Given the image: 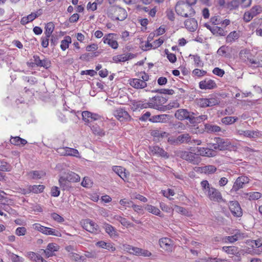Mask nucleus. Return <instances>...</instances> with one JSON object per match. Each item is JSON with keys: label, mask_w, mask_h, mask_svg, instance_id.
I'll return each instance as SVG.
<instances>
[{"label": "nucleus", "mask_w": 262, "mask_h": 262, "mask_svg": "<svg viewBox=\"0 0 262 262\" xmlns=\"http://www.w3.org/2000/svg\"><path fill=\"white\" fill-rule=\"evenodd\" d=\"M201 185L204 192L211 201L217 203L224 201L221 192L215 188L211 187L208 181H202Z\"/></svg>", "instance_id": "obj_1"}, {"label": "nucleus", "mask_w": 262, "mask_h": 262, "mask_svg": "<svg viewBox=\"0 0 262 262\" xmlns=\"http://www.w3.org/2000/svg\"><path fill=\"white\" fill-rule=\"evenodd\" d=\"M175 11L178 15L184 17H193L195 14L194 9L182 1L177 3Z\"/></svg>", "instance_id": "obj_2"}, {"label": "nucleus", "mask_w": 262, "mask_h": 262, "mask_svg": "<svg viewBox=\"0 0 262 262\" xmlns=\"http://www.w3.org/2000/svg\"><path fill=\"white\" fill-rule=\"evenodd\" d=\"M80 177L76 173L70 171L59 179L60 186L63 190L69 187V182H77L80 181Z\"/></svg>", "instance_id": "obj_3"}, {"label": "nucleus", "mask_w": 262, "mask_h": 262, "mask_svg": "<svg viewBox=\"0 0 262 262\" xmlns=\"http://www.w3.org/2000/svg\"><path fill=\"white\" fill-rule=\"evenodd\" d=\"M108 14L113 19L121 21L124 20L127 16L124 9L116 6L111 7L108 10Z\"/></svg>", "instance_id": "obj_4"}, {"label": "nucleus", "mask_w": 262, "mask_h": 262, "mask_svg": "<svg viewBox=\"0 0 262 262\" xmlns=\"http://www.w3.org/2000/svg\"><path fill=\"white\" fill-rule=\"evenodd\" d=\"M177 155L182 159L194 165L199 164L201 161V158L198 155L190 151H178Z\"/></svg>", "instance_id": "obj_5"}, {"label": "nucleus", "mask_w": 262, "mask_h": 262, "mask_svg": "<svg viewBox=\"0 0 262 262\" xmlns=\"http://www.w3.org/2000/svg\"><path fill=\"white\" fill-rule=\"evenodd\" d=\"M194 115V113L189 112L186 109H179L175 112L174 116L179 120H188L191 123V121H194L193 119Z\"/></svg>", "instance_id": "obj_6"}, {"label": "nucleus", "mask_w": 262, "mask_h": 262, "mask_svg": "<svg viewBox=\"0 0 262 262\" xmlns=\"http://www.w3.org/2000/svg\"><path fill=\"white\" fill-rule=\"evenodd\" d=\"M126 249L130 254L136 256L149 257L152 255L151 253L147 250L134 247L130 245H127Z\"/></svg>", "instance_id": "obj_7"}, {"label": "nucleus", "mask_w": 262, "mask_h": 262, "mask_svg": "<svg viewBox=\"0 0 262 262\" xmlns=\"http://www.w3.org/2000/svg\"><path fill=\"white\" fill-rule=\"evenodd\" d=\"M81 224L83 229L91 233H97L100 231L97 224L89 219L81 221Z\"/></svg>", "instance_id": "obj_8"}, {"label": "nucleus", "mask_w": 262, "mask_h": 262, "mask_svg": "<svg viewBox=\"0 0 262 262\" xmlns=\"http://www.w3.org/2000/svg\"><path fill=\"white\" fill-rule=\"evenodd\" d=\"M167 99L161 96H156L150 99V108L161 110L163 108L162 104L165 103Z\"/></svg>", "instance_id": "obj_9"}, {"label": "nucleus", "mask_w": 262, "mask_h": 262, "mask_svg": "<svg viewBox=\"0 0 262 262\" xmlns=\"http://www.w3.org/2000/svg\"><path fill=\"white\" fill-rule=\"evenodd\" d=\"M249 179L245 176L238 177L231 189V192H237L239 189L243 188L244 185L249 183Z\"/></svg>", "instance_id": "obj_10"}, {"label": "nucleus", "mask_w": 262, "mask_h": 262, "mask_svg": "<svg viewBox=\"0 0 262 262\" xmlns=\"http://www.w3.org/2000/svg\"><path fill=\"white\" fill-rule=\"evenodd\" d=\"M116 34L114 33H109L105 35L103 38V41L104 43L107 44L112 48L117 49L118 47V43L115 36Z\"/></svg>", "instance_id": "obj_11"}, {"label": "nucleus", "mask_w": 262, "mask_h": 262, "mask_svg": "<svg viewBox=\"0 0 262 262\" xmlns=\"http://www.w3.org/2000/svg\"><path fill=\"white\" fill-rule=\"evenodd\" d=\"M229 208L233 215L236 217H241L243 215L242 209L237 201H230L229 203Z\"/></svg>", "instance_id": "obj_12"}, {"label": "nucleus", "mask_w": 262, "mask_h": 262, "mask_svg": "<svg viewBox=\"0 0 262 262\" xmlns=\"http://www.w3.org/2000/svg\"><path fill=\"white\" fill-rule=\"evenodd\" d=\"M160 247L165 251H172L173 247V242L169 238L163 237L159 241Z\"/></svg>", "instance_id": "obj_13"}, {"label": "nucleus", "mask_w": 262, "mask_h": 262, "mask_svg": "<svg viewBox=\"0 0 262 262\" xmlns=\"http://www.w3.org/2000/svg\"><path fill=\"white\" fill-rule=\"evenodd\" d=\"M82 117L83 120L86 123H91L101 119V116L98 114L89 111H83L82 113Z\"/></svg>", "instance_id": "obj_14"}, {"label": "nucleus", "mask_w": 262, "mask_h": 262, "mask_svg": "<svg viewBox=\"0 0 262 262\" xmlns=\"http://www.w3.org/2000/svg\"><path fill=\"white\" fill-rule=\"evenodd\" d=\"M214 141H216L218 146V150H225L229 148L231 145V142L227 139H223L220 137L214 138Z\"/></svg>", "instance_id": "obj_15"}, {"label": "nucleus", "mask_w": 262, "mask_h": 262, "mask_svg": "<svg viewBox=\"0 0 262 262\" xmlns=\"http://www.w3.org/2000/svg\"><path fill=\"white\" fill-rule=\"evenodd\" d=\"M115 117L120 121H128L130 120L128 113L122 108H118L115 112Z\"/></svg>", "instance_id": "obj_16"}, {"label": "nucleus", "mask_w": 262, "mask_h": 262, "mask_svg": "<svg viewBox=\"0 0 262 262\" xmlns=\"http://www.w3.org/2000/svg\"><path fill=\"white\" fill-rule=\"evenodd\" d=\"M149 150L152 155H156L164 158H168V155L163 148L158 146H153L149 147Z\"/></svg>", "instance_id": "obj_17"}, {"label": "nucleus", "mask_w": 262, "mask_h": 262, "mask_svg": "<svg viewBox=\"0 0 262 262\" xmlns=\"http://www.w3.org/2000/svg\"><path fill=\"white\" fill-rule=\"evenodd\" d=\"M184 24L185 28L190 32L195 31L198 28V22L194 18L186 19Z\"/></svg>", "instance_id": "obj_18"}, {"label": "nucleus", "mask_w": 262, "mask_h": 262, "mask_svg": "<svg viewBox=\"0 0 262 262\" xmlns=\"http://www.w3.org/2000/svg\"><path fill=\"white\" fill-rule=\"evenodd\" d=\"M199 86L201 89H213L216 87V85L213 80L206 79L200 82Z\"/></svg>", "instance_id": "obj_19"}, {"label": "nucleus", "mask_w": 262, "mask_h": 262, "mask_svg": "<svg viewBox=\"0 0 262 262\" xmlns=\"http://www.w3.org/2000/svg\"><path fill=\"white\" fill-rule=\"evenodd\" d=\"M197 154L202 156H205L208 157H214L215 156V152L213 149L210 148H204V147H198Z\"/></svg>", "instance_id": "obj_20"}, {"label": "nucleus", "mask_w": 262, "mask_h": 262, "mask_svg": "<svg viewBox=\"0 0 262 262\" xmlns=\"http://www.w3.org/2000/svg\"><path fill=\"white\" fill-rule=\"evenodd\" d=\"M129 84L135 89H143L147 86L146 83L144 80L138 78L130 80Z\"/></svg>", "instance_id": "obj_21"}, {"label": "nucleus", "mask_w": 262, "mask_h": 262, "mask_svg": "<svg viewBox=\"0 0 262 262\" xmlns=\"http://www.w3.org/2000/svg\"><path fill=\"white\" fill-rule=\"evenodd\" d=\"M35 63L39 67H42L46 69L49 68L51 66V62L47 59L41 60L38 56H33Z\"/></svg>", "instance_id": "obj_22"}, {"label": "nucleus", "mask_w": 262, "mask_h": 262, "mask_svg": "<svg viewBox=\"0 0 262 262\" xmlns=\"http://www.w3.org/2000/svg\"><path fill=\"white\" fill-rule=\"evenodd\" d=\"M179 144H189L191 142V137L188 134L185 133L178 136Z\"/></svg>", "instance_id": "obj_23"}, {"label": "nucleus", "mask_w": 262, "mask_h": 262, "mask_svg": "<svg viewBox=\"0 0 262 262\" xmlns=\"http://www.w3.org/2000/svg\"><path fill=\"white\" fill-rule=\"evenodd\" d=\"M96 245L111 251H114L116 250L115 247L111 243H106L104 241L98 242L96 243Z\"/></svg>", "instance_id": "obj_24"}, {"label": "nucleus", "mask_w": 262, "mask_h": 262, "mask_svg": "<svg viewBox=\"0 0 262 262\" xmlns=\"http://www.w3.org/2000/svg\"><path fill=\"white\" fill-rule=\"evenodd\" d=\"M104 228L106 233H107L111 236H117V232L116 229L112 225L105 223L103 226Z\"/></svg>", "instance_id": "obj_25"}, {"label": "nucleus", "mask_w": 262, "mask_h": 262, "mask_svg": "<svg viewBox=\"0 0 262 262\" xmlns=\"http://www.w3.org/2000/svg\"><path fill=\"white\" fill-rule=\"evenodd\" d=\"M211 33L216 36H225L227 34V31H225L222 28L213 26L211 29Z\"/></svg>", "instance_id": "obj_26"}, {"label": "nucleus", "mask_w": 262, "mask_h": 262, "mask_svg": "<svg viewBox=\"0 0 262 262\" xmlns=\"http://www.w3.org/2000/svg\"><path fill=\"white\" fill-rule=\"evenodd\" d=\"M90 126L91 128V130H92L93 133L97 136H99L100 137H102L104 136L105 133L104 130L100 128L99 126L97 125H92L91 124Z\"/></svg>", "instance_id": "obj_27"}, {"label": "nucleus", "mask_w": 262, "mask_h": 262, "mask_svg": "<svg viewBox=\"0 0 262 262\" xmlns=\"http://www.w3.org/2000/svg\"><path fill=\"white\" fill-rule=\"evenodd\" d=\"M206 130L208 133H216L221 131V128L220 126L216 125H213L210 124H206L205 125Z\"/></svg>", "instance_id": "obj_28"}, {"label": "nucleus", "mask_w": 262, "mask_h": 262, "mask_svg": "<svg viewBox=\"0 0 262 262\" xmlns=\"http://www.w3.org/2000/svg\"><path fill=\"white\" fill-rule=\"evenodd\" d=\"M223 250L229 254L236 255L238 253V249L235 246H224Z\"/></svg>", "instance_id": "obj_29"}, {"label": "nucleus", "mask_w": 262, "mask_h": 262, "mask_svg": "<svg viewBox=\"0 0 262 262\" xmlns=\"http://www.w3.org/2000/svg\"><path fill=\"white\" fill-rule=\"evenodd\" d=\"M242 237L243 236L240 233L237 232L233 235L226 236L224 239L226 242H228L229 243H233L242 238Z\"/></svg>", "instance_id": "obj_30"}, {"label": "nucleus", "mask_w": 262, "mask_h": 262, "mask_svg": "<svg viewBox=\"0 0 262 262\" xmlns=\"http://www.w3.org/2000/svg\"><path fill=\"white\" fill-rule=\"evenodd\" d=\"M240 3L239 0H232L231 2L227 3L226 7L230 10L236 9L238 8Z\"/></svg>", "instance_id": "obj_31"}, {"label": "nucleus", "mask_w": 262, "mask_h": 262, "mask_svg": "<svg viewBox=\"0 0 262 262\" xmlns=\"http://www.w3.org/2000/svg\"><path fill=\"white\" fill-rule=\"evenodd\" d=\"M245 196H248L249 200H256L261 197V194L259 192H251L244 193Z\"/></svg>", "instance_id": "obj_32"}, {"label": "nucleus", "mask_w": 262, "mask_h": 262, "mask_svg": "<svg viewBox=\"0 0 262 262\" xmlns=\"http://www.w3.org/2000/svg\"><path fill=\"white\" fill-rule=\"evenodd\" d=\"M10 142L12 144L16 145H24L27 143V141L26 140L19 137H15L11 138Z\"/></svg>", "instance_id": "obj_33"}, {"label": "nucleus", "mask_w": 262, "mask_h": 262, "mask_svg": "<svg viewBox=\"0 0 262 262\" xmlns=\"http://www.w3.org/2000/svg\"><path fill=\"white\" fill-rule=\"evenodd\" d=\"M145 208L149 212L155 215L161 216V211L158 208L151 205H146Z\"/></svg>", "instance_id": "obj_34"}, {"label": "nucleus", "mask_w": 262, "mask_h": 262, "mask_svg": "<svg viewBox=\"0 0 262 262\" xmlns=\"http://www.w3.org/2000/svg\"><path fill=\"white\" fill-rule=\"evenodd\" d=\"M150 102L148 103H144L143 102L141 101H138L134 102L133 103L134 106L136 108H146L148 107H150Z\"/></svg>", "instance_id": "obj_35"}, {"label": "nucleus", "mask_w": 262, "mask_h": 262, "mask_svg": "<svg viewBox=\"0 0 262 262\" xmlns=\"http://www.w3.org/2000/svg\"><path fill=\"white\" fill-rule=\"evenodd\" d=\"M229 48L227 46H222L218 49L217 54L221 56L229 57V54L227 53V52L229 51Z\"/></svg>", "instance_id": "obj_36"}, {"label": "nucleus", "mask_w": 262, "mask_h": 262, "mask_svg": "<svg viewBox=\"0 0 262 262\" xmlns=\"http://www.w3.org/2000/svg\"><path fill=\"white\" fill-rule=\"evenodd\" d=\"M168 115H160L152 116L149 119V120L153 122H163L166 119Z\"/></svg>", "instance_id": "obj_37"}, {"label": "nucleus", "mask_w": 262, "mask_h": 262, "mask_svg": "<svg viewBox=\"0 0 262 262\" xmlns=\"http://www.w3.org/2000/svg\"><path fill=\"white\" fill-rule=\"evenodd\" d=\"M239 37L238 34L236 31L230 32L226 37V42L227 43H231Z\"/></svg>", "instance_id": "obj_38"}, {"label": "nucleus", "mask_w": 262, "mask_h": 262, "mask_svg": "<svg viewBox=\"0 0 262 262\" xmlns=\"http://www.w3.org/2000/svg\"><path fill=\"white\" fill-rule=\"evenodd\" d=\"M207 99L209 107L218 105L220 102V99L215 95H211Z\"/></svg>", "instance_id": "obj_39"}, {"label": "nucleus", "mask_w": 262, "mask_h": 262, "mask_svg": "<svg viewBox=\"0 0 262 262\" xmlns=\"http://www.w3.org/2000/svg\"><path fill=\"white\" fill-rule=\"evenodd\" d=\"M30 188L31 190V192H33L34 193H38L42 192L45 187L43 185H29Z\"/></svg>", "instance_id": "obj_40"}, {"label": "nucleus", "mask_w": 262, "mask_h": 262, "mask_svg": "<svg viewBox=\"0 0 262 262\" xmlns=\"http://www.w3.org/2000/svg\"><path fill=\"white\" fill-rule=\"evenodd\" d=\"M71 42V38L69 36H67L61 42L60 47L61 49L64 51L69 47V43Z\"/></svg>", "instance_id": "obj_41"}, {"label": "nucleus", "mask_w": 262, "mask_h": 262, "mask_svg": "<svg viewBox=\"0 0 262 262\" xmlns=\"http://www.w3.org/2000/svg\"><path fill=\"white\" fill-rule=\"evenodd\" d=\"M45 33L46 36L47 37H50L51 34L54 29V25L52 22H50L47 24L45 27Z\"/></svg>", "instance_id": "obj_42"}, {"label": "nucleus", "mask_w": 262, "mask_h": 262, "mask_svg": "<svg viewBox=\"0 0 262 262\" xmlns=\"http://www.w3.org/2000/svg\"><path fill=\"white\" fill-rule=\"evenodd\" d=\"M42 233L46 235H53L56 236H58L59 234H60L58 231H56L54 229L46 227H44Z\"/></svg>", "instance_id": "obj_43"}, {"label": "nucleus", "mask_w": 262, "mask_h": 262, "mask_svg": "<svg viewBox=\"0 0 262 262\" xmlns=\"http://www.w3.org/2000/svg\"><path fill=\"white\" fill-rule=\"evenodd\" d=\"M12 169L11 166L6 162L0 161V171H10Z\"/></svg>", "instance_id": "obj_44"}, {"label": "nucleus", "mask_w": 262, "mask_h": 262, "mask_svg": "<svg viewBox=\"0 0 262 262\" xmlns=\"http://www.w3.org/2000/svg\"><path fill=\"white\" fill-rule=\"evenodd\" d=\"M151 136H152L153 137H155L164 138L165 137H167L168 136L169 134L165 132H160L158 130H154L151 132Z\"/></svg>", "instance_id": "obj_45"}, {"label": "nucleus", "mask_w": 262, "mask_h": 262, "mask_svg": "<svg viewBox=\"0 0 262 262\" xmlns=\"http://www.w3.org/2000/svg\"><path fill=\"white\" fill-rule=\"evenodd\" d=\"M237 120V117L227 116L222 119V122L225 124H231L234 123Z\"/></svg>", "instance_id": "obj_46"}, {"label": "nucleus", "mask_w": 262, "mask_h": 262, "mask_svg": "<svg viewBox=\"0 0 262 262\" xmlns=\"http://www.w3.org/2000/svg\"><path fill=\"white\" fill-rule=\"evenodd\" d=\"M66 152V156H74L76 157H79V154L78 150L74 148L68 147V149H67Z\"/></svg>", "instance_id": "obj_47"}, {"label": "nucleus", "mask_w": 262, "mask_h": 262, "mask_svg": "<svg viewBox=\"0 0 262 262\" xmlns=\"http://www.w3.org/2000/svg\"><path fill=\"white\" fill-rule=\"evenodd\" d=\"M203 170L205 173H213L216 171V168L214 165H209L203 167Z\"/></svg>", "instance_id": "obj_48"}, {"label": "nucleus", "mask_w": 262, "mask_h": 262, "mask_svg": "<svg viewBox=\"0 0 262 262\" xmlns=\"http://www.w3.org/2000/svg\"><path fill=\"white\" fill-rule=\"evenodd\" d=\"M262 11V8L260 6H254L249 11V12L255 16Z\"/></svg>", "instance_id": "obj_49"}, {"label": "nucleus", "mask_w": 262, "mask_h": 262, "mask_svg": "<svg viewBox=\"0 0 262 262\" xmlns=\"http://www.w3.org/2000/svg\"><path fill=\"white\" fill-rule=\"evenodd\" d=\"M164 52L167 55V58L170 62L174 63L176 61L177 57L175 54L169 53L168 49H165Z\"/></svg>", "instance_id": "obj_50"}, {"label": "nucleus", "mask_w": 262, "mask_h": 262, "mask_svg": "<svg viewBox=\"0 0 262 262\" xmlns=\"http://www.w3.org/2000/svg\"><path fill=\"white\" fill-rule=\"evenodd\" d=\"M71 257L73 260L77 262H85V257L83 256L79 255L78 254L73 253H72Z\"/></svg>", "instance_id": "obj_51"}, {"label": "nucleus", "mask_w": 262, "mask_h": 262, "mask_svg": "<svg viewBox=\"0 0 262 262\" xmlns=\"http://www.w3.org/2000/svg\"><path fill=\"white\" fill-rule=\"evenodd\" d=\"M30 177L34 179H40L43 175V173L38 171H32L29 173Z\"/></svg>", "instance_id": "obj_52"}, {"label": "nucleus", "mask_w": 262, "mask_h": 262, "mask_svg": "<svg viewBox=\"0 0 262 262\" xmlns=\"http://www.w3.org/2000/svg\"><path fill=\"white\" fill-rule=\"evenodd\" d=\"M173 128L178 130L179 133H180L182 130H184L186 128L185 125L182 122H178L173 124Z\"/></svg>", "instance_id": "obj_53"}, {"label": "nucleus", "mask_w": 262, "mask_h": 262, "mask_svg": "<svg viewBox=\"0 0 262 262\" xmlns=\"http://www.w3.org/2000/svg\"><path fill=\"white\" fill-rule=\"evenodd\" d=\"M195 114L194 115H193L194 119H193V120L194 121H191V123H196V122L200 123L201 121L205 120L207 119V116L206 115H200L198 117H196V116H195Z\"/></svg>", "instance_id": "obj_54"}, {"label": "nucleus", "mask_w": 262, "mask_h": 262, "mask_svg": "<svg viewBox=\"0 0 262 262\" xmlns=\"http://www.w3.org/2000/svg\"><path fill=\"white\" fill-rule=\"evenodd\" d=\"M113 59L116 62H125L127 61V58L125 55H119L115 56L113 57Z\"/></svg>", "instance_id": "obj_55"}, {"label": "nucleus", "mask_w": 262, "mask_h": 262, "mask_svg": "<svg viewBox=\"0 0 262 262\" xmlns=\"http://www.w3.org/2000/svg\"><path fill=\"white\" fill-rule=\"evenodd\" d=\"M238 134L241 135H243L245 137H253L255 132L251 130H238Z\"/></svg>", "instance_id": "obj_56"}, {"label": "nucleus", "mask_w": 262, "mask_h": 262, "mask_svg": "<svg viewBox=\"0 0 262 262\" xmlns=\"http://www.w3.org/2000/svg\"><path fill=\"white\" fill-rule=\"evenodd\" d=\"M193 57L196 67L199 68L203 67L204 63L201 60L200 56L198 55H193Z\"/></svg>", "instance_id": "obj_57"}, {"label": "nucleus", "mask_w": 262, "mask_h": 262, "mask_svg": "<svg viewBox=\"0 0 262 262\" xmlns=\"http://www.w3.org/2000/svg\"><path fill=\"white\" fill-rule=\"evenodd\" d=\"M155 92H157L160 94H168V95H173L174 94V91L173 90L170 89H158L155 91Z\"/></svg>", "instance_id": "obj_58"}, {"label": "nucleus", "mask_w": 262, "mask_h": 262, "mask_svg": "<svg viewBox=\"0 0 262 262\" xmlns=\"http://www.w3.org/2000/svg\"><path fill=\"white\" fill-rule=\"evenodd\" d=\"M208 103L207 98H201L198 100V104L202 107H209Z\"/></svg>", "instance_id": "obj_59"}, {"label": "nucleus", "mask_w": 262, "mask_h": 262, "mask_svg": "<svg viewBox=\"0 0 262 262\" xmlns=\"http://www.w3.org/2000/svg\"><path fill=\"white\" fill-rule=\"evenodd\" d=\"M59 246L55 243H50L47 246L48 250L51 252L57 251L59 249Z\"/></svg>", "instance_id": "obj_60"}, {"label": "nucleus", "mask_w": 262, "mask_h": 262, "mask_svg": "<svg viewBox=\"0 0 262 262\" xmlns=\"http://www.w3.org/2000/svg\"><path fill=\"white\" fill-rule=\"evenodd\" d=\"M206 71L204 70L195 69L192 71V74L198 77H202L206 74Z\"/></svg>", "instance_id": "obj_61"}, {"label": "nucleus", "mask_w": 262, "mask_h": 262, "mask_svg": "<svg viewBox=\"0 0 262 262\" xmlns=\"http://www.w3.org/2000/svg\"><path fill=\"white\" fill-rule=\"evenodd\" d=\"M254 16L249 11H246L244 14L243 19L246 22H249L253 18Z\"/></svg>", "instance_id": "obj_62"}, {"label": "nucleus", "mask_w": 262, "mask_h": 262, "mask_svg": "<svg viewBox=\"0 0 262 262\" xmlns=\"http://www.w3.org/2000/svg\"><path fill=\"white\" fill-rule=\"evenodd\" d=\"M26 232V229L24 227H18L15 231V234L18 236L24 235Z\"/></svg>", "instance_id": "obj_63"}, {"label": "nucleus", "mask_w": 262, "mask_h": 262, "mask_svg": "<svg viewBox=\"0 0 262 262\" xmlns=\"http://www.w3.org/2000/svg\"><path fill=\"white\" fill-rule=\"evenodd\" d=\"M167 142L171 145H177L179 144L178 137L177 138H174L173 137H169L168 138Z\"/></svg>", "instance_id": "obj_64"}]
</instances>
